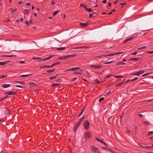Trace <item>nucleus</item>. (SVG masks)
<instances>
[{
    "label": "nucleus",
    "mask_w": 153,
    "mask_h": 153,
    "mask_svg": "<svg viewBox=\"0 0 153 153\" xmlns=\"http://www.w3.org/2000/svg\"><path fill=\"white\" fill-rule=\"evenodd\" d=\"M76 56V54H73L71 55H69L66 56H62L59 57L58 58V59L62 60V59H67L69 58H71L73 57Z\"/></svg>",
    "instance_id": "f257e3e1"
},
{
    "label": "nucleus",
    "mask_w": 153,
    "mask_h": 153,
    "mask_svg": "<svg viewBox=\"0 0 153 153\" xmlns=\"http://www.w3.org/2000/svg\"><path fill=\"white\" fill-rule=\"evenodd\" d=\"M83 126L86 130H88L90 126V123L87 120L85 121L83 123Z\"/></svg>",
    "instance_id": "f03ea898"
},
{
    "label": "nucleus",
    "mask_w": 153,
    "mask_h": 153,
    "mask_svg": "<svg viewBox=\"0 0 153 153\" xmlns=\"http://www.w3.org/2000/svg\"><path fill=\"white\" fill-rule=\"evenodd\" d=\"M89 66L91 68L98 69L102 67V65L99 64L91 65Z\"/></svg>",
    "instance_id": "7ed1b4c3"
},
{
    "label": "nucleus",
    "mask_w": 153,
    "mask_h": 153,
    "mask_svg": "<svg viewBox=\"0 0 153 153\" xmlns=\"http://www.w3.org/2000/svg\"><path fill=\"white\" fill-rule=\"evenodd\" d=\"M91 149L92 151L94 153H100L98 149L93 146H91Z\"/></svg>",
    "instance_id": "20e7f679"
},
{
    "label": "nucleus",
    "mask_w": 153,
    "mask_h": 153,
    "mask_svg": "<svg viewBox=\"0 0 153 153\" xmlns=\"http://www.w3.org/2000/svg\"><path fill=\"white\" fill-rule=\"evenodd\" d=\"M92 134L91 132L89 131H87L85 134V137L86 138H88L91 137Z\"/></svg>",
    "instance_id": "39448f33"
},
{
    "label": "nucleus",
    "mask_w": 153,
    "mask_h": 153,
    "mask_svg": "<svg viewBox=\"0 0 153 153\" xmlns=\"http://www.w3.org/2000/svg\"><path fill=\"white\" fill-rule=\"evenodd\" d=\"M80 123H79L78 121L77 123L75 125V126H74V132H76L77 129V128H78V127L80 125Z\"/></svg>",
    "instance_id": "423d86ee"
},
{
    "label": "nucleus",
    "mask_w": 153,
    "mask_h": 153,
    "mask_svg": "<svg viewBox=\"0 0 153 153\" xmlns=\"http://www.w3.org/2000/svg\"><path fill=\"white\" fill-rule=\"evenodd\" d=\"M52 58V57L48 56L46 58H44V59H42L41 60H40L38 61V62L44 61H46L47 60H49V59H50L51 58Z\"/></svg>",
    "instance_id": "0eeeda50"
},
{
    "label": "nucleus",
    "mask_w": 153,
    "mask_h": 153,
    "mask_svg": "<svg viewBox=\"0 0 153 153\" xmlns=\"http://www.w3.org/2000/svg\"><path fill=\"white\" fill-rule=\"evenodd\" d=\"M142 58H140V57H136L133 58L131 59H129L130 61H136L138 60H139L141 59Z\"/></svg>",
    "instance_id": "6e6552de"
},
{
    "label": "nucleus",
    "mask_w": 153,
    "mask_h": 153,
    "mask_svg": "<svg viewBox=\"0 0 153 153\" xmlns=\"http://www.w3.org/2000/svg\"><path fill=\"white\" fill-rule=\"evenodd\" d=\"M6 93L9 95H13L16 94V92L14 91H8L6 92Z\"/></svg>",
    "instance_id": "1a4fd4ad"
},
{
    "label": "nucleus",
    "mask_w": 153,
    "mask_h": 153,
    "mask_svg": "<svg viewBox=\"0 0 153 153\" xmlns=\"http://www.w3.org/2000/svg\"><path fill=\"white\" fill-rule=\"evenodd\" d=\"M10 62V61H5L4 62H0V65H4L7 63H8V62Z\"/></svg>",
    "instance_id": "9d476101"
},
{
    "label": "nucleus",
    "mask_w": 153,
    "mask_h": 153,
    "mask_svg": "<svg viewBox=\"0 0 153 153\" xmlns=\"http://www.w3.org/2000/svg\"><path fill=\"white\" fill-rule=\"evenodd\" d=\"M119 54L118 53H115L114 54H108L106 55H103V56H104L105 57H107L108 56H113L115 55H117Z\"/></svg>",
    "instance_id": "9b49d317"
},
{
    "label": "nucleus",
    "mask_w": 153,
    "mask_h": 153,
    "mask_svg": "<svg viewBox=\"0 0 153 153\" xmlns=\"http://www.w3.org/2000/svg\"><path fill=\"white\" fill-rule=\"evenodd\" d=\"M119 54L118 53H115L114 54H108L106 55H103V56H104L105 57H107L108 56H113L115 55H117Z\"/></svg>",
    "instance_id": "f8f14e48"
},
{
    "label": "nucleus",
    "mask_w": 153,
    "mask_h": 153,
    "mask_svg": "<svg viewBox=\"0 0 153 153\" xmlns=\"http://www.w3.org/2000/svg\"><path fill=\"white\" fill-rule=\"evenodd\" d=\"M10 86V84H4L1 85V86L4 88H7Z\"/></svg>",
    "instance_id": "ddd939ff"
},
{
    "label": "nucleus",
    "mask_w": 153,
    "mask_h": 153,
    "mask_svg": "<svg viewBox=\"0 0 153 153\" xmlns=\"http://www.w3.org/2000/svg\"><path fill=\"white\" fill-rule=\"evenodd\" d=\"M80 25L81 27H85L88 25V23L87 22L84 23H80Z\"/></svg>",
    "instance_id": "4468645a"
},
{
    "label": "nucleus",
    "mask_w": 153,
    "mask_h": 153,
    "mask_svg": "<svg viewBox=\"0 0 153 153\" xmlns=\"http://www.w3.org/2000/svg\"><path fill=\"white\" fill-rule=\"evenodd\" d=\"M3 57H16V56L15 55H4L2 56Z\"/></svg>",
    "instance_id": "2eb2a0df"
},
{
    "label": "nucleus",
    "mask_w": 153,
    "mask_h": 153,
    "mask_svg": "<svg viewBox=\"0 0 153 153\" xmlns=\"http://www.w3.org/2000/svg\"><path fill=\"white\" fill-rule=\"evenodd\" d=\"M85 108H84L79 113V115H78V117H79L83 113V112L85 110Z\"/></svg>",
    "instance_id": "dca6fc26"
},
{
    "label": "nucleus",
    "mask_w": 153,
    "mask_h": 153,
    "mask_svg": "<svg viewBox=\"0 0 153 153\" xmlns=\"http://www.w3.org/2000/svg\"><path fill=\"white\" fill-rule=\"evenodd\" d=\"M58 75V74H57L55 76H53L50 77L49 78V79L50 80H52V79H55L56 78V77H57V75Z\"/></svg>",
    "instance_id": "f3484780"
},
{
    "label": "nucleus",
    "mask_w": 153,
    "mask_h": 153,
    "mask_svg": "<svg viewBox=\"0 0 153 153\" xmlns=\"http://www.w3.org/2000/svg\"><path fill=\"white\" fill-rule=\"evenodd\" d=\"M126 63L121 62H119L117 63V65H125Z\"/></svg>",
    "instance_id": "a211bd4d"
},
{
    "label": "nucleus",
    "mask_w": 153,
    "mask_h": 153,
    "mask_svg": "<svg viewBox=\"0 0 153 153\" xmlns=\"http://www.w3.org/2000/svg\"><path fill=\"white\" fill-rule=\"evenodd\" d=\"M29 12V10L28 9H25L24 10L23 13L24 14H27Z\"/></svg>",
    "instance_id": "6ab92c4d"
},
{
    "label": "nucleus",
    "mask_w": 153,
    "mask_h": 153,
    "mask_svg": "<svg viewBox=\"0 0 153 153\" xmlns=\"http://www.w3.org/2000/svg\"><path fill=\"white\" fill-rule=\"evenodd\" d=\"M142 71H139L133 74H131V75H135L136 76H139L140 74V72H141Z\"/></svg>",
    "instance_id": "aec40b11"
},
{
    "label": "nucleus",
    "mask_w": 153,
    "mask_h": 153,
    "mask_svg": "<svg viewBox=\"0 0 153 153\" xmlns=\"http://www.w3.org/2000/svg\"><path fill=\"white\" fill-rule=\"evenodd\" d=\"M55 70V68H54L52 70H48L47 71V72L48 73H51L53 72Z\"/></svg>",
    "instance_id": "412c9836"
},
{
    "label": "nucleus",
    "mask_w": 153,
    "mask_h": 153,
    "mask_svg": "<svg viewBox=\"0 0 153 153\" xmlns=\"http://www.w3.org/2000/svg\"><path fill=\"white\" fill-rule=\"evenodd\" d=\"M65 49V47H62L61 48H57L56 49L58 51H60L61 50H63Z\"/></svg>",
    "instance_id": "4be33fe9"
},
{
    "label": "nucleus",
    "mask_w": 153,
    "mask_h": 153,
    "mask_svg": "<svg viewBox=\"0 0 153 153\" xmlns=\"http://www.w3.org/2000/svg\"><path fill=\"white\" fill-rule=\"evenodd\" d=\"M79 69V68L76 67H74L72 68V71H74L75 70H77Z\"/></svg>",
    "instance_id": "5701e85b"
},
{
    "label": "nucleus",
    "mask_w": 153,
    "mask_h": 153,
    "mask_svg": "<svg viewBox=\"0 0 153 153\" xmlns=\"http://www.w3.org/2000/svg\"><path fill=\"white\" fill-rule=\"evenodd\" d=\"M84 118V116H83L80 119V120L78 122L81 123L83 120Z\"/></svg>",
    "instance_id": "b1692460"
},
{
    "label": "nucleus",
    "mask_w": 153,
    "mask_h": 153,
    "mask_svg": "<svg viewBox=\"0 0 153 153\" xmlns=\"http://www.w3.org/2000/svg\"><path fill=\"white\" fill-rule=\"evenodd\" d=\"M84 118V116H83L80 119V120L78 122L81 123L83 120Z\"/></svg>",
    "instance_id": "393cba45"
},
{
    "label": "nucleus",
    "mask_w": 153,
    "mask_h": 153,
    "mask_svg": "<svg viewBox=\"0 0 153 153\" xmlns=\"http://www.w3.org/2000/svg\"><path fill=\"white\" fill-rule=\"evenodd\" d=\"M123 82H122L119 83L118 84L116 85H115V87H118V86H120L123 83Z\"/></svg>",
    "instance_id": "a878e982"
},
{
    "label": "nucleus",
    "mask_w": 153,
    "mask_h": 153,
    "mask_svg": "<svg viewBox=\"0 0 153 153\" xmlns=\"http://www.w3.org/2000/svg\"><path fill=\"white\" fill-rule=\"evenodd\" d=\"M114 77L117 78H120L123 77V76H120V75H116V76H114L113 75Z\"/></svg>",
    "instance_id": "bb28decb"
},
{
    "label": "nucleus",
    "mask_w": 153,
    "mask_h": 153,
    "mask_svg": "<svg viewBox=\"0 0 153 153\" xmlns=\"http://www.w3.org/2000/svg\"><path fill=\"white\" fill-rule=\"evenodd\" d=\"M31 75L30 74H27V75H20V77H27L29 76H30Z\"/></svg>",
    "instance_id": "cd10ccee"
},
{
    "label": "nucleus",
    "mask_w": 153,
    "mask_h": 153,
    "mask_svg": "<svg viewBox=\"0 0 153 153\" xmlns=\"http://www.w3.org/2000/svg\"><path fill=\"white\" fill-rule=\"evenodd\" d=\"M138 78V77H135L134 79H133L130 80V81H131V82L134 81L136 80H137Z\"/></svg>",
    "instance_id": "c85d7f7f"
},
{
    "label": "nucleus",
    "mask_w": 153,
    "mask_h": 153,
    "mask_svg": "<svg viewBox=\"0 0 153 153\" xmlns=\"http://www.w3.org/2000/svg\"><path fill=\"white\" fill-rule=\"evenodd\" d=\"M86 11H88L89 13H91L92 11V10L91 8H87L86 9Z\"/></svg>",
    "instance_id": "c756f323"
},
{
    "label": "nucleus",
    "mask_w": 153,
    "mask_h": 153,
    "mask_svg": "<svg viewBox=\"0 0 153 153\" xmlns=\"http://www.w3.org/2000/svg\"><path fill=\"white\" fill-rule=\"evenodd\" d=\"M16 8H15L13 9H11V11L12 13H13L15 11H16Z\"/></svg>",
    "instance_id": "7c9ffc66"
},
{
    "label": "nucleus",
    "mask_w": 153,
    "mask_h": 153,
    "mask_svg": "<svg viewBox=\"0 0 153 153\" xmlns=\"http://www.w3.org/2000/svg\"><path fill=\"white\" fill-rule=\"evenodd\" d=\"M104 55H102V56H97L95 57V59H98V58H102L103 56H103ZM104 57H105L104 56Z\"/></svg>",
    "instance_id": "2f4dec72"
},
{
    "label": "nucleus",
    "mask_w": 153,
    "mask_h": 153,
    "mask_svg": "<svg viewBox=\"0 0 153 153\" xmlns=\"http://www.w3.org/2000/svg\"><path fill=\"white\" fill-rule=\"evenodd\" d=\"M114 62V61H110V62H105L104 63V64H111L113 63Z\"/></svg>",
    "instance_id": "473e14b6"
},
{
    "label": "nucleus",
    "mask_w": 153,
    "mask_h": 153,
    "mask_svg": "<svg viewBox=\"0 0 153 153\" xmlns=\"http://www.w3.org/2000/svg\"><path fill=\"white\" fill-rule=\"evenodd\" d=\"M143 122L146 125H148L150 124L149 123L148 121H144Z\"/></svg>",
    "instance_id": "72a5a7b5"
},
{
    "label": "nucleus",
    "mask_w": 153,
    "mask_h": 153,
    "mask_svg": "<svg viewBox=\"0 0 153 153\" xmlns=\"http://www.w3.org/2000/svg\"><path fill=\"white\" fill-rule=\"evenodd\" d=\"M152 134H153V131H150L148 132L147 135L149 136Z\"/></svg>",
    "instance_id": "f704fd0d"
},
{
    "label": "nucleus",
    "mask_w": 153,
    "mask_h": 153,
    "mask_svg": "<svg viewBox=\"0 0 153 153\" xmlns=\"http://www.w3.org/2000/svg\"><path fill=\"white\" fill-rule=\"evenodd\" d=\"M47 66H49V65H44V66H41L40 67V68H48V67H47Z\"/></svg>",
    "instance_id": "c9c22d12"
},
{
    "label": "nucleus",
    "mask_w": 153,
    "mask_h": 153,
    "mask_svg": "<svg viewBox=\"0 0 153 153\" xmlns=\"http://www.w3.org/2000/svg\"><path fill=\"white\" fill-rule=\"evenodd\" d=\"M146 46H143V47H141L138 48H137V49L138 50H140V49H144V48H146Z\"/></svg>",
    "instance_id": "e433bc0d"
},
{
    "label": "nucleus",
    "mask_w": 153,
    "mask_h": 153,
    "mask_svg": "<svg viewBox=\"0 0 153 153\" xmlns=\"http://www.w3.org/2000/svg\"><path fill=\"white\" fill-rule=\"evenodd\" d=\"M59 12V10L56 11H54L53 13V15L54 16H55L57 13Z\"/></svg>",
    "instance_id": "4c0bfd02"
},
{
    "label": "nucleus",
    "mask_w": 153,
    "mask_h": 153,
    "mask_svg": "<svg viewBox=\"0 0 153 153\" xmlns=\"http://www.w3.org/2000/svg\"><path fill=\"white\" fill-rule=\"evenodd\" d=\"M7 76V75L5 76L4 75L0 76V79H3L5 78Z\"/></svg>",
    "instance_id": "58836bf2"
},
{
    "label": "nucleus",
    "mask_w": 153,
    "mask_h": 153,
    "mask_svg": "<svg viewBox=\"0 0 153 153\" xmlns=\"http://www.w3.org/2000/svg\"><path fill=\"white\" fill-rule=\"evenodd\" d=\"M60 63H61V62H55V63H53V65L54 66L56 65L59 64H60Z\"/></svg>",
    "instance_id": "ea45409f"
},
{
    "label": "nucleus",
    "mask_w": 153,
    "mask_h": 153,
    "mask_svg": "<svg viewBox=\"0 0 153 153\" xmlns=\"http://www.w3.org/2000/svg\"><path fill=\"white\" fill-rule=\"evenodd\" d=\"M102 149H103L105 151L109 150V149H108L106 147H102Z\"/></svg>",
    "instance_id": "a19ab883"
},
{
    "label": "nucleus",
    "mask_w": 153,
    "mask_h": 153,
    "mask_svg": "<svg viewBox=\"0 0 153 153\" xmlns=\"http://www.w3.org/2000/svg\"><path fill=\"white\" fill-rule=\"evenodd\" d=\"M59 85L58 84H53L51 86L53 87H54L55 86H58Z\"/></svg>",
    "instance_id": "79ce46f5"
},
{
    "label": "nucleus",
    "mask_w": 153,
    "mask_h": 153,
    "mask_svg": "<svg viewBox=\"0 0 153 153\" xmlns=\"http://www.w3.org/2000/svg\"><path fill=\"white\" fill-rule=\"evenodd\" d=\"M53 66H54L53 65V64L51 65H49V66H47V67H48V69H49V68H52Z\"/></svg>",
    "instance_id": "37998d69"
},
{
    "label": "nucleus",
    "mask_w": 153,
    "mask_h": 153,
    "mask_svg": "<svg viewBox=\"0 0 153 153\" xmlns=\"http://www.w3.org/2000/svg\"><path fill=\"white\" fill-rule=\"evenodd\" d=\"M25 23L27 25V26H29L30 22H29V21H27L25 22Z\"/></svg>",
    "instance_id": "c03bdc74"
},
{
    "label": "nucleus",
    "mask_w": 153,
    "mask_h": 153,
    "mask_svg": "<svg viewBox=\"0 0 153 153\" xmlns=\"http://www.w3.org/2000/svg\"><path fill=\"white\" fill-rule=\"evenodd\" d=\"M74 73L75 74H81V73H79V72H78L76 71L74 72Z\"/></svg>",
    "instance_id": "a18cd8bd"
},
{
    "label": "nucleus",
    "mask_w": 153,
    "mask_h": 153,
    "mask_svg": "<svg viewBox=\"0 0 153 153\" xmlns=\"http://www.w3.org/2000/svg\"><path fill=\"white\" fill-rule=\"evenodd\" d=\"M144 147L147 148H153V145H152L151 146H145Z\"/></svg>",
    "instance_id": "49530a36"
},
{
    "label": "nucleus",
    "mask_w": 153,
    "mask_h": 153,
    "mask_svg": "<svg viewBox=\"0 0 153 153\" xmlns=\"http://www.w3.org/2000/svg\"><path fill=\"white\" fill-rule=\"evenodd\" d=\"M104 98L103 97H102L101 98H100L99 100V102H101L103 100Z\"/></svg>",
    "instance_id": "de8ad7c7"
},
{
    "label": "nucleus",
    "mask_w": 153,
    "mask_h": 153,
    "mask_svg": "<svg viewBox=\"0 0 153 153\" xmlns=\"http://www.w3.org/2000/svg\"><path fill=\"white\" fill-rule=\"evenodd\" d=\"M32 59H34L36 60V59H41V58H40L39 57H37V58L33 57V58Z\"/></svg>",
    "instance_id": "09e8293b"
},
{
    "label": "nucleus",
    "mask_w": 153,
    "mask_h": 153,
    "mask_svg": "<svg viewBox=\"0 0 153 153\" xmlns=\"http://www.w3.org/2000/svg\"><path fill=\"white\" fill-rule=\"evenodd\" d=\"M16 87H19V88H23V87L22 86H21V85H16Z\"/></svg>",
    "instance_id": "8fccbe9b"
},
{
    "label": "nucleus",
    "mask_w": 153,
    "mask_h": 153,
    "mask_svg": "<svg viewBox=\"0 0 153 153\" xmlns=\"http://www.w3.org/2000/svg\"><path fill=\"white\" fill-rule=\"evenodd\" d=\"M72 68L68 69L66 71H72Z\"/></svg>",
    "instance_id": "3c124183"
},
{
    "label": "nucleus",
    "mask_w": 153,
    "mask_h": 153,
    "mask_svg": "<svg viewBox=\"0 0 153 153\" xmlns=\"http://www.w3.org/2000/svg\"><path fill=\"white\" fill-rule=\"evenodd\" d=\"M94 82H96L97 83H98L99 82V81L97 79H96L94 80Z\"/></svg>",
    "instance_id": "603ef678"
},
{
    "label": "nucleus",
    "mask_w": 153,
    "mask_h": 153,
    "mask_svg": "<svg viewBox=\"0 0 153 153\" xmlns=\"http://www.w3.org/2000/svg\"><path fill=\"white\" fill-rule=\"evenodd\" d=\"M77 79L76 77H74L72 79V81H74L75 80Z\"/></svg>",
    "instance_id": "864d4df0"
},
{
    "label": "nucleus",
    "mask_w": 153,
    "mask_h": 153,
    "mask_svg": "<svg viewBox=\"0 0 153 153\" xmlns=\"http://www.w3.org/2000/svg\"><path fill=\"white\" fill-rule=\"evenodd\" d=\"M106 2H107V1L106 0H104L103 1H102V2L104 4H105L106 3Z\"/></svg>",
    "instance_id": "5fc2aeb1"
},
{
    "label": "nucleus",
    "mask_w": 153,
    "mask_h": 153,
    "mask_svg": "<svg viewBox=\"0 0 153 153\" xmlns=\"http://www.w3.org/2000/svg\"><path fill=\"white\" fill-rule=\"evenodd\" d=\"M30 4L29 2H27L26 3V5L27 6H30Z\"/></svg>",
    "instance_id": "6e6d98bb"
},
{
    "label": "nucleus",
    "mask_w": 153,
    "mask_h": 153,
    "mask_svg": "<svg viewBox=\"0 0 153 153\" xmlns=\"http://www.w3.org/2000/svg\"><path fill=\"white\" fill-rule=\"evenodd\" d=\"M137 53V52L136 51H135L134 52L132 53V55H134L136 54Z\"/></svg>",
    "instance_id": "4d7b16f0"
},
{
    "label": "nucleus",
    "mask_w": 153,
    "mask_h": 153,
    "mask_svg": "<svg viewBox=\"0 0 153 153\" xmlns=\"http://www.w3.org/2000/svg\"><path fill=\"white\" fill-rule=\"evenodd\" d=\"M22 1H19L18 2V3L19 4H20L22 3Z\"/></svg>",
    "instance_id": "13d9d810"
},
{
    "label": "nucleus",
    "mask_w": 153,
    "mask_h": 153,
    "mask_svg": "<svg viewBox=\"0 0 153 153\" xmlns=\"http://www.w3.org/2000/svg\"><path fill=\"white\" fill-rule=\"evenodd\" d=\"M138 115L140 117H143V115L142 114H139Z\"/></svg>",
    "instance_id": "bf43d9fd"
},
{
    "label": "nucleus",
    "mask_w": 153,
    "mask_h": 153,
    "mask_svg": "<svg viewBox=\"0 0 153 153\" xmlns=\"http://www.w3.org/2000/svg\"><path fill=\"white\" fill-rule=\"evenodd\" d=\"M84 8L86 10V9H87V8H86V5L85 4H84L83 5Z\"/></svg>",
    "instance_id": "052dcab7"
},
{
    "label": "nucleus",
    "mask_w": 153,
    "mask_h": 153,
    "mask_svg": "<svg viewBox=\"0 0 153 153\" xmlns=\"http://www.w3.org/2000/svg\"><path fill=\"white\" fill-rule=\"evenodd\" d=\"M147 53H153V51H148L147 52Z\"/></svg>",
    "instance_id": "680f3d73"
},
{
    "label": "nucleus",
    "mask_w": 153,
    "mask_h": 153,
    "mask_svg": "<svg viewBox=\"0 0 153 153\" xmlns=\"http://www.w3.org/2000/svg\"><path fill=\"white\" fill-rule=\"evenodd\" d=\"M51 3L53 5L55 4V2L54 1H52L51 2Z\"/></svg>",
    "instance_id": "e2e57ef3"
},
{
    "label": "nucleus",
    "mask_w": 153,
    "mask_h": 153,
    "mask_svg": "<svg viewBox=\"0 0 153 153\" xmlns=\"http://www.w3.org/2000/svg\"><path fill=\"white\" fill-rule=\"evenodd\" d=\"M19 62L20 63H25V62L23 61H19Z\"/></svg>",
    "instance_id": "0e129e2a"
},
{
    "label": "nucleus",
    "mask_w": 153,
    "mask_h": 153,
    "mask_svg": "<svg viewBox=\"0 0 153 153\" xmlns=\"http://www.w3.org/2000/svg\"><path fill=\"white\" fill-rule=\"evenodd\" d=\"M112 75H108V76H107L106 77V78H109Z\"/></svg>",
    "instance_id": "69168bd1"
},
{
    "label": "nucleus",
    "mask_w": 153,
    "mask_h": 153,
    "mask_svg": "<svg viewBox=\"0 0 153 153\" xmlns=\"http://www.w3.org/2000/svg\"><path fill=\"white\" fill-rule=\"evenodd\" d=\"M126 4V2H124V3H120V5H125V4Z\"/></svg>",
    "instance_id": "338daca9"
},
{
    "label": "nucleus",
    "mask_w": 153,
    "mask_h": 153,
    "mask_svg": "<svg viewBox=\"0 0 153 153\" xmlns=\"http://www.w3.org/2000/svg\"><path fill=\"white\" fill-rule=\"evenodd\" d=\"M132 39V38H128L127 39L128 41H130Z\"/></svg>",
    "instance_id": "774afa93"
}]
</instances>
